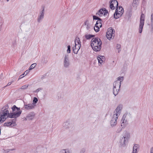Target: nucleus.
I'll list each match as a JSON object with an SVG mask.
<instances>
[{
	"mask_svg": "<svg viewBox=\"0 0 153 153\" xmlns=\"http://www.w3.org/2000/svg\"><path fill=\"white\" fill-rule=\"evenodd\" d=\"M9 106L7 104L3 107L0 111V122L1 123L5 121L8 117L10 118H16L21 115L22 111H20V108L14 105L12 107L13 113H9L8 110Z\"/></svg>",
	"mask_w": 153,
	"mask_h": 153,
	"instance_id": "obj_1",
	"label": "nucleus"
},
{
	"mask_svg": "<svg viewBox=\"0 0 153 153\" xmlns=\"http://www.w3.org/2000/svg\"><path fill=\"white\" fill-rule=\"evenodd\" d=\"M102 42L98 38H93L91 41V46L93 50L96 51H100L101 49Z\"/></svg>",
	"mask_w": 153,
	"mask_h": 153,
	"instance_id": "obj_2",
	"label": "nucleus"
},
{
	"mask_svg": "<svg viewBox=\"0 0 153 153\" xmlns=\"http://www.w3.org/2000/svg\"><path fill=\"white\" fill-rule=\"evenodd\" d=\"M48 145L47 144H43L38 145L36 148L37 153H46Z\"/></svg>",
	"mask_w": 153,
	"mask_h": 153,
	"instance_id": "obj_3",
	"label": "nucleus"
},
{
	"mask_svg": "<svg viewBox=\"0 0 153 153\" xmlns=\"http://www.w3.org/2000/svg\"><path fill=\"white\" fill-rule=\"evenodd\" d=\"M124 12L123 9L122 7H117L114 14V18L115 19H117L120 17L122 15Z\"/></svg>",
	"mask_w": 153,
	"mask_h": 153,
	"instance_id": "obj_4",
	"label": "nucleus"
},
{
	"mask_svg": "<svg viewBox=\"0 0 153 153\" xmlns=\"http://www.w3.org/2000/svg\"><path fill=\"white\" fill-rule=\"evenodd\" d=\"M145 16L143 13L141 14L140 19V24L139 28L140 33H141L142 31L143 27L144 24Z\"/></svg>",
	"mask_w": 153,
	"mask_h": 153,
	"instance_id": "obj_5",
	"label": "nucleus"
},
{
	"mask_svg": "<svg viewBox=\"0 0 153 153\" xmlns=\"http://www.w3.org/2000/svg\"><path fill=\"white\" fill-rule=\"evenodd\" d=\"M115 30L112 28H110L108 29L106 36L108 39L110 40L112 37L113 38L115 36Z\"/></svg>",
	"mask_w": 153,
	"mask_h": 153,
	"instance_id": "obj_6",
	"label": "nucleus"
},
{
	"mask_svg": "<svg viewBox=\"0 0 153 153\" xmlns=\"http://www.w3.org/2000/svg\"><path fill=\"white\" fill-rule=\"evenodd\" d=\"M70 63L69 59V56L68 54H65L63 59V65L65 68H68L70 65Z\"/></svg>",
	"mask_w": 153,
	"mask_h": 153,
	"instance_id": "obj_7",
	"label": "nucleus"
},
{
	"mask_svg": "<svg viewBox=\"0 0 153 153\" xmlns=\"http://www.w3.org/2000/svg\"><path fill=\"white\" fill-rule=\"evenodd\" d=\"M118 117L117 115H113L112 117L110 123L111 127H113L115 126L117 124V120L118 119Z\"/></svg>",
	"mask_w": 153,
	"mask_h": 153,
	"instance_id": "obj_8",
	"label": "nucleus"
},
{
	"mask_svg": "<svg viewBox=\"0 0 153 153\" xmlns=\"http://www.w3.org/2000/svg\"><path fill=\"white\" fill-rule=\"evenodd\" d=\"M16 119H15L10 120L9 122H7L4 124V126H14L16 125Z\"/></svg>",
	"mask_w": 153,
	"mask_h": 153,
	"instance_id": "obj_9",
	"label": "nucleus"
},
{
	"mask_svg": "<svg viewBox=\"0 0 153 153\" xmlns=\"http://www.w3.org/2000/svg\"><path fill=\"white\" fill-rule=\"evenodd\" d=\"M123 108V105H120L118 106L117 108L115 109L113 115H117V117H118L121 111Z\"/></svg>",
	"mask_w": 153,
	"mask_h": 153,
	"instance_id": "obj_10",
	"label": "nucleus"
},
{
	"mask_svg": "<svg viewBox=\"0 0 153 153\" xmlns=\"http://www.w3.org/2000/svg\"><path fill=\"white\" fill-rule=\"evenodd\" d=\"M118 3L117 0H112L111 1L110 7L112 10H114L115 7H117L118 6Z\"/></svg>",
	"mask_w": 153,
	"mask_h": 153,
	"instance_id": "obj_11",
	"label": "nucleus"
},
{
	"mask_svg": "<svg viewBox=\"0 0 153 153\" xmlns=\"http://www.w3.org/2000/svg\"><path fill=\"white\" fill-rule=\"evenodd\" d=\"M35 106L34 104L24 102V108L25 109L29 110L34 108Z\"/></svg>",
	"mask_w": 153,
	"mask_h": 153,
	"instance_id": "obj_12",
	"label": "nucleus"
},
{
	"mask_svg": "<svg viewBox=\"0 0 153 153\" xmlns=\"http://www.w3.org/2000/svg\"><path fill=\"white\" fill-rule=\"evenodd\" d=\"M108 13V11L103 8H102L99 10L98 12L97 13L96 15L100 16H102L103 15L105 16Z\"/></svg>",
	"mask_w": 153,
	"mask_h": 153,
	"instance_id": "obj_13",
	"label": "nucleus"
},
{
	"mask_svg": "<svg viewBox=\"0 0 153 153\" xmlns=\"http://www.w3.org/2000/svg\"><path fill=\"white\" fill-rule=\"evenodd\" d=\"M45 13V8L44 7H42V10L40 13L37 19V21L39 23L41 20L43 19Z\"/></svg>",
	"mask_w": 153,
	"mask_h": 153,
	"instance_id": "obj_14",
	"label": "nucleus"
},
{
	"mask_svg": "<svg viewBox=\"0 0 153 153\" xmlns=\"http://www.w3.org/2000/svg\"><path fill=\"white\" fill-rule=\"evenodd\" d=\"M123 137L128 141L130 137V133L127 131H126L123 134Z\"/></svg>",
	"mask_w": 153,
	"mask_h": 153,
	"instance_id": "obj_15",
	"label": "nucleus"
},
{
	"mask_svg": "<svg viewBox=\"0 0 153 153\" xmlns=\"http://www.w3.org/2000/svg\"><path fill=\"white\" fill-rule=\"evenodd\" d=\"M63 127L65 129H69L71 127V124L69 122H65L63 124Z\"/></svg>",
	"mask_w": 153,
	"mask_h": 153,
	"instance_id": "obj_16",
	"label": "nucleus"
},
{
	"mask_svg": "<svg viewBox=\"0 0 153 153\" xmlns=\"http://www.w3.org/2000/svg\"><path fill=\"white\" fill-rule=\"evenodd\" d=\"M128 124V121L122 119L121 120V126L122 128L125 127Z\"/></svg>",
	"mask_w": 153,
	"mask_h": 153,
	"instance_id": "obj_17",
	"label": "nucleus"
},
{
	"mask_svg": "<svg viewBox=\"0 0 153 153\" xmlns=\"http://www.w3.org/2000/svg\"><path fill=\"white\" fill-rule=\"evenodd\" d=\"M97 59L99 63L101 65L103 63V61L105 59V57L102 56H97Z\"/></svg>",
	"mask_w": 153,
	"mask_h": 153,
	"instance_id": "obj_18",
	"label": "nucleus"
},
{
	"mask_svg": "<svg viewBox=\"0 0 153 153\" xmlns=\"http://www.w3.org/2000/svg\"><path fill=\"white\" fill-rule=\"evenodd\" d=\"M121 86V84L118 81H116L113 83V87L120 89Z\"/></svg>",
	"mask_w": 153,
	"mask_h": 153,
	"instance_id": "obj_19",
	"label": "nucleus"
},
{
	"mask_svg": "<svg viewBox=\"0 0 153 153\" xmlns=\"http://www.w3.org/2000/svg\"><path fill=\"white\" fill-rule=\"evenodd\" d=\"M131 115L128 113H125L123 115L122 119L126 120L128 121L129 119L130 118Z\"/></svg>",
	"mask_w": 153,
	"mask_h": 153,
	"instance_id": "obj_20",
	"label": "nucleus"
},
{
	"mask_svg": "<svg viewBox=\"0 0 153 153\" xmlns=\"http://www.w3.org/2000/svg\"><path fill=\"white\" fill-rule=\"evenodd\" d=\"M79 39H80L79 38H76L75 39V45L73 47V51L74 53H76L77 52L76 51H75V48L77 46V42H78V41H79Z\"/></svg>",
	"mask_w": 153,
	"mask_h": 153,
	"instance_id": "obj_21",
	"label": "nucleus"
},
{
	"mask_svg": "<svg viewBox=\"0 0 153 153\" xmlns=\"http://www.w3.org/2000/svg\"><path fill=\"white\" fill-rule=\"evenodd\" d=\"M120 90V89L113 87V93L115 96H116L118 93V92Z\"/></svg>",
	"mask_w": 153,
	"mask_h": 153,
	"instance_id": "obj_22",
	"label": "nucleus"
},
{
	"mask_svg": "<svg viewBox=\"0 0 153 153\" xmlns=\"http://www.w3.org/2000/svg\"><path fill=\"white\" fill-rule=\"evenodd\" d=\"M84 24L86 26V28L88 30H89L91 27V25L89 23L87 20L85 22Z\"/></svg>",
	"mask_w": 153,
	"mask_h": 153,
	"instance_id": "obj_23",
	"label": "nucleus"
},
{
	"mask_svg": "<svg viewBox=\"0 0 153 153\" xmlns=\"http://www.w3.org/2000/svg\"><path fill=\"white\" fill-rule=\"evenodd\" d=\"M139 146L138 144H135L134 145V146L133 147V151L134 152H137V150L139 149Z\"/></svg>",
	"mask_w": 153,
	"mask_h": 153,
	"instance_id": "obj_24",
	"label": "nucleus"
},
{
	"mask_svg": "<svg viewBox=\"0 0 153 153\" xmlns=\"http://www.w3.org/2000/svg\"><path fill=\"white\" fill-rule=\"evenodd\" d=\"M127 141V140L123 137L120 140V144L121 146H123L125 145L126 142Z\"/></svg>",
	"mask_w": 153,
	"mask_h": 153,
	"instance_id": "obj_25",
	"label": "nucleus"
},
{
	"mask_svg": "<svg viewBox=\"0 0 153 153\" xmlns=\"http://www.w3.org/2000/svg\"><path fill=\"white\" fill-rule=\"evenodd\" d=\"M59 153H71V152L69 149H67L61 150Z\"/></svg>",
	"mask_w": 153,
	"mask_h": 153,
	"instance_id": "obj_26",
	"label": "nucleus"
},
{
	"mask_svg": "<svg viewBox=\"0 0 153 153\" xmlns=\"http://www.w3.org/2000/svg\"><path fill=\"white\" fill-rule=\"evenodd\" d=\"M102 20L101 19H99V20H97L96 22V23L95 24L97 26V25L99 27H101L102 26V24L101 23Z\"/></svg>",
	"mask_w": 153,
	"mask_h": 153,
	"instance_id": "obj_27",
	"label": "nucleus"
},
{
	"mask_svg": "<svg viewBox=\"0 0 153 153\" xmlns=\"http://www.w3.org/2000/svg\"><path fill=\"white\" fill-rule=\"evenodd\" d=\"M29 72V71L28 70H26L25 71L24 73L22 75H21L19 77V78L18 80H19V79H21V78H23L24 76H22V75H24L25 76Z\"/></svg>",
	"mask_w": 153,
	"mask_h": 153,
	"instance_id": "obj_28",
	"label": "nucleus"
},
{
	"mask_svg": "<svg viewBox=\"0 0 153 153\" xmlns=\"http://www.w3.org/2000/svg\"><path fill=\"white\" fill-rule=\"evenodd\" d=\"M34 117V115L31 114H28L27 117L29 120H31L33 119Z\"/></svg>",
	"mask_w": 153,
	"mask_h": 153,
	"instance_id": "obj_29",
	"label": "nucleus"
},
{
	"mask_svg": "<svg viewBox=\"0 0 153 153\" xmlns=\"http://www.w3.org/2000/svg\"><path fill=\"white\" fill-rule=\"evenodd\" d=\"M139 0H133V5L134 6L137 7L139 3Z\"/></svg>",
	"mask_w": 153,
	"mask_h": 153,
	"instance_id": "obj_30",
	"label": "nucleus"
},
{
	"mask_svg": "<svg viewBox=\"0 0 153 153\" xmlns=\"http://www.w3.org/2000/svg\"><path fill=\"white\" fill-rule=\"evenodd\" d=\"M95 36L94 35H86L85 36V37L86 39H91V38L94 37Z\"/></svg>",
	"mask_w": 153,
	"mask_h": 153,
	"instance_id": "obj_31",
	"label": "nucleus"
},
{
	"mask_svg": "<svg viewBox=\"0 0 153 153\" xmlns=\"http://www.w3.org/2000/svg\"><path fill=\"white\" fill-rule=\"evenodd\" d=\"M151 26L152 29L153 28V13H152L151 16Z\"/></svg>",
	"mask_w": 153,
	"mask_h": 153,
	"instance_id": "obj_32",
	"label": "nucleus"
},
{
	"mask_svg": "<svg viewBox=\"0 0 153 153\" xmlns=\"http://www.w3.org/2000/svg\"><path fill=\"white\" fill-rule=\"evenodd\" d=\"M124 77L123 76H119L117 78V80L119 81L120 83L123 81Z\"/></svg>",
	"mask_w": 153,
	"mask_h": 153,
	"instance_id": "obj_33",
	"label": "nucleus"
},
{
	"mask_svg": "<svg viewBox=\"0 0 153 153\" xmlns=\"http://www.w3.org/2000/svg\"><path fill=\"white\" fill-rule=\"evenodd\" d=\"M100 27H99L97 25V26L96 25H95V26L94 27V29L96 32H98L99 31L100 28Z\"/></svg>",
	"mask_w": 153,
	"mask_h": 153,
	"instance_id": "obj_34",
	"label": "nucleus"
},
{
	"mask_svg": "<svg viewBox=\"0 0 153 153\" xmlns=\"http://www.w3.org/2000/svg\"><path fill=\"white\" fill-rule=\"evenodd\" d=\"M36 65V63H34L32 64L29 68V70H31L35 67Z\"/></svg>",
	"mask_w": 153,
	"mask_h": 153,
	"instance_id": "obj_35",
	"label": "nucleus"
},
{
	"mask_svg": "<svg viewBox=\"0 0 153 153\" xmlns=\"http://www.w3.org/2000/svg\"><path fill=\"white\" fill-rule=\"evenodd\" d=\"M38 100L36 97H34V99L33 101V103L32 104H34V106L36 105L35 104L37 102Z\"/></svg>",
	"mask_w": 153,
	"mask_h": 153,
	"instance_id": "obj_36",
	"label": "nucleus"
},
{
	"mask_svg": "<svg viewBox=\"0 0 153 153\" xmlns=\"http://www.w3.org/2000/svg\"><path fill=\"white\" fill-rule=\"evenodd\" d=\"M28 86H29V85H24L21 87L20 88V89H24V90L27 89V88Z\"/></svg>",
	"mask_w": 153,
	"mask_h": 153,
	"instance_id": "obj_37",
	"label": "nucleus"
},
{
	"mask_svg": "<svg viewBox=\"0 0 153 153\" xmlns=\"http://www.w3.org/2000/svg\"><path fill=\"white\" fill-rule=\"evenodd\" d=\"M77 49H78V48L80 49L81 45V42L80 40H79V41H78V42H77Z\"/></svg>",
	"mask_w": 153,
	"mask_h": 153,
	"instance_id": "obj_38",
	"label": "nucleus"
},
{
	"mask_svg": "<svg viewBox=\"0 0 153 153\" xmlns=\"http://www.w3.org/2000/svg\"><path fill=\"white\" fill-rule=\"evenodd\" d=\"M67 52L69 53H71V46L70 45L68 46V49L67 50Z\"/></svg>",
	"mask_w": 153,
	"mask_h": 153,
	"instance_id": "obj_39",
	"label": "nucleus"
},
{
	"mask_svg": "<svg viewBox=\"0 0 153 153\" xmlns=\"http://www.w3.org/2000/svg\"><path fill=\"white\" fill-rule=\"evenodd\" d=\"M93 18L94 20H99V19H101L100 18L96 16H93Z\"/></svg>",
	"mask_w": 153,
	"mask_h": 153,
	"instance_id": "obj_40",
	"label": "nucleus"
},
{
	"mask_svg": "<svg viewBox=\"0 0 153 153\" xmlns=\"http://www.w3.org/2000/svg\"><path fill=\"white\" fill-rule=\"evenodd\" d=\"M85 151V149L84 148L82 149L80 151V153H84Z\"/></svg>",
	"mask_w": 153,
	"mask_h": 153,
	"instance_id": "obj_41",
	"label": "nucleus"
},
{
	"mask_svg": "<svg viewBox=\"0 0 153 153\" xmlns=\"http://www.w3.org/2000/svg\"><path fill=\"white\" fill-rule=\"evenodd\" d=\"M121 47V45L120 44H117L116 45V48L117 49H120Z\"/></svg>",
	"mask_w": 153,
	"mask_h": 153,
	"instance_id": "obj_42",
	"label": "nucleus"
},
{
	"mask_svg": "<svg viewBox=\"0 0 153 153\" xmlns=\"http://www.w3.org/2000/svg\"><path fill=\"white\" fill-rule=\"evenodd\" d=\"M41 90H42V89L41 88H39L36 90L35 92L37 93L39 91H41Z\"/></svg>",
	"mask_w": 153,
	"mask_h": 153,
	"instance_id": "obj_43",
	"label": "nucleus"
},
{
	"mask_svg": "<svg viewBox=\"0 0 153 153\" xmlns=\"http://www.w3.org/2000/svg\"><path fill=\"white\" fill-rule=\"evenodd\" d=\"M77 46L75 48V51H76L77 52L76 53H74L76 54L77 53V52H78V51L79 49H78H78H77Z\"/></svg>",
	"mask_w": 153,
	"mask_h": 153,
	"instance_id": "obj_44",
	"label": "nucleus"
},
{
	"mask_svg": "<svg viewBox=\"0 0 153 153\" xmlns=\"http://www.w3.org/2000/svg\"><path fill=\"white\" fill-rule=\"evenodd\" d=\"M121 129L120 128H119L117 129V132L118 133H119L121 131Z\"/></svg>",
	"mask_w": 153,
	"mask_h": 153,
	"instance_id": "obj_45",
	"label": "nucleus"
},
{
	"mask_svg": "<svg viewBox=\"0 0 153 153\" xmlns=\"http://www.w3.org/2000/svg\"><path fill=\"white\" fill-rule=\"evenodd\" d=\"M150 153H153V147H152L150 150Z\"/></svg>",
	"mask_w": 153,
	"mask_h": 153,
	"instance_id": "obj_46",
	"label": "nucleus"
},
{
	"mask_svg": "<svg viewBox=\"0 0 153 153\" xmlns=\"http://www.w3.org/2000/svg\"><path fill=\"white\" fill-rule=\"evenodd\" d=\"M48 62L47 60L46 59H45L43 61V63L46 64Z\"/></svg>",
	"mask_w": 153,
	"mask_h": 153,
	"instance_id": "obj_47",
	"label": "nucleus"
},
{
	"mask_svg": "<svg viewBox=\"0 0 153 153\" xmlns=\"http://www.w3.org/2000/svg\"><path fill=\"white\" fill-rule=\"evenodd\" d=\"M11 84V82H8V83H7V85H6V86H5V87H7V86H9Z\"/></svg>",
	"mask_w": 153,
	"mask_h": 153,
	"instance_id": "obj_48",
	"label": "nucleus"
},
{
	"mask_svg": "<svg viewBox=\"0 0 153 153\" xmlns=\"http://www.w3.org/2000/svg\"><path fill=\"white\" fill-rule=\"evenodd\" d=\"M131 153H137V152H134L132 151V152Z\"/></svg>",
	"mask_w": 153,
	"mask_h": 153,
	"instance_id": "obj_49",
	"label": "nucleus"
},
{
	"mask_svg": "<svg viewBox=\"0 0 153 153\" xmlns=\"http://www.w3.org/2000/svg\"><path fill=\"white\" fill-rule=\"evenodd\" d=\"M14 80H12L11 82H11V83H12L13 82H14Z\"/></svg>",
	"mask_w": 153,
	"mask_h": 153,
	"instance_id": "obj_50",
	"label": "nucleus"
},
{
	"mask_svg": "<svg viewBox=\"0 0 153 153\" xmlns=\"http://www.w3.org/2000/svg\"><path fill=\"white\" fill-rule=\"evenodd\" d=\"M2 76H3L2 74H1V75L0 76V78H1V77Z\"/></svg>",
	"mask_w": 153,
	"mask_h": 153,
	"instance_id": "obj_51",
	"label": "nucleus"
},
{
	"mask_svg": "<svg viewBox=\"0 0 153 153\" xmlns=\"http://www.w3.org/2000/svg\"><path fill=\"white\" fill-rule=\"evenodd\" d=\"M7 1H8L9 0H7Z\"/></svg>",
	"mask_w": 153,
	"mask_h": 153,
	"instance_id": "obj_52",
	"label": "nucleus"
}]
</instances>
